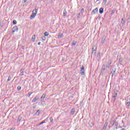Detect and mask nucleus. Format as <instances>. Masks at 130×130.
Here are the masks:
<instances>
[{
	"instance_id": "obj_1",
	"label": "nucleus",
	"mask_w": 130,
	"mask_h": 130,
	"mask_svg": "<svg viewBox=\"0 0 130 130\" xmlns=\"http://www.w3.org/2000/svg\"><path fill=\"white\" fill-rule=\"evenodd\" d=\"M80 74L82 76H84L85 75V69H84V66H82L80 69Z\"/></svg>"
},
{
	"instance_id": "obj_2",
	"label": "nucleus",
	"mask_w": 130,
	"mask_h": 130,
	"mask_svg": "<svg viewBox=\"0 0 130 130\" xmlns=\"http://www.w3.org/2000/svg\"><path fill=\"white\" fill-rule=\"evenodd\" d=\"M18 27L17 26H14L12 28V32L13 33H15V32H18Z\"/></svg>"
},
{
	"instance_id": "obj_3",
	"label": "nucleus",
	"mask_w": 130,
	"mask_h": 130,
	"mask_svg": "<svg viewBox=\"0 0 130 130\" xmlns=\"http://www.w3.org/2000/svg\"><path fill=\"white\" fill-rule=\"evenodd\" d=\"M126 106H129V105H130V98L127 99V102H126Z\"/></svg>"
},
{
	"instance_id": "obj_4",
	"label": "nucleus",
	"mask_w": 130,
	"mask_h": 130,
	"mask_svg": "<svg viewBox=\"0 0 130 130\" xmlns=\"http://www.w3.org/2000/svg\"><path fill=\"white\" fill-rule=\"evenodd\" d=\"M38 10L37 9H35L32 11V15H37V11Z\"/></svg>"
},
{
	"instance_id": "obj_5",
	"label": "nucleus",
	"mask_w": 130,
	"mask_h": 130,
	"mask_svg": "<svg viewBox=\"0 0 130 130\" xmlns=\"http://www.w3.org/2000/svg\"><path fill=\"white\" fill-rule=\"evenodd\" d=\"M98 12V8H95L94 10L92 11L93 14H97Z\"/></svg>"
},
{
	"instance_id": "obj_6",
	"label": "nucleus",
	"mask_w": 130,
	"mask_h": 130,
	"mask_svg": "<svg viewBox=\"0 0 130 130\" xmlns=\"http://www.w3.org/2000/svg\"><path fill=\"white\" fill-rule=\"evenodd\" d=\"M38 99H39V98H38V96H36V97L32 100V102H36V101H37V100H38Z\"/></svg>"
},
{
	"instance_id": "obj_7",
	"label": "nucleus",
	"mask_w": 130,
	"mask_h": 130,
	"mask_svg": "<svg viewBox=\"0 0 130 130\" xmlns=\"http://www.w3.org/2000/svg\"><path fill=\"white\" fill-rule=\"evenodd\" d=\"M111 64V61H109L108 62V64L106 66V68H109V67H110V65Z\"/></svg>"
},
{
	"instance_id": "obj_8",
	"label": "nucleus",
	"mask_w": 130,
	"mask_h": 130,
	"mask_svg": "<svg viewBox=\"0 0 130 130\" xmlns=\"http://www.w3.org/2000/svg\"><path fill=\"white\" fill-rule=\"evenodd\" d=\"M46 96V95L45 94H43L41 98V100H44V98Z\"/></svg>"
},
{
	"instance_id": "obj_9",
	"label": "nucleus",
	"mask_w": 130,
	"mask_h": 130,
	"mask_svg": "<svg viewBox=\"0 0 130 130\" xmlns=\"http://www.w3.org/2000/svg\"><path fill=\"white\" fill-rule=\"evenodd\" d=\"M116 96H117V92L115 91L113 94V97L114 98H115V97H116Z\"/></svg>"
},
{
	"instance_id": "obj_10",
	"label": "nucleus",
	"mask_w": 130,
	"mask_h": 130,
	"mask_svg": "<svg viewBox=\"0 0 130 130\" xmlns=\"http://www.w3.org/2000/svg\"><path fill=\"white\" fill-rule=\"evenodd\" d=\"M97 49V46L96 45H93L92 46V50H96Z\"/></svg>"
},
{
	"instance_id": "obj_11",
	"label": "nucleus",
	"mask_w": 130,
	"mask_h": 130,
	"mask_svg": "<svg viewBox=\"0 0 130 130\" xmlns=\"http://www.w3.org/2000/svg\"><path fill=\"white\" fill-rule=\"evenodd\" d=\"M100 14H103V8H101L100 9Z\"/></svg>"
},
{
	"instance_id": "obj_12",
	"label": "nucleus",
	"mask_w": 130,
	"mask_h": 130,
	"mask_svg": "<svg viewBox=\"0 0 130 130\" xmlns=\"http://www.w3.org/2000/svg\"><path fill=\"white\" fill-rule=\"evenodd\" d=\"M36 16V15H35V14L31 15L30 16V19H34V18H35V16Z\"/></svg>"
},
{
	"instance_id": "obj_13",
	"label": "nucleus",
	"mask_w": 130,
	"mask_h": 130,
	"mask_svg": "<svg viewBox=\"0 0 130 130\" xmlns=\"http://www.w3.org/2000/svg\"><path fill=\"white\" fill-rule=\"evenodd\" d=\"M40 113V110H38V111H37V112L36 113V115H39Z\"/></svg>"
},
{
	"instance_id": "obj_14",
	"label": "nucleus",
	"mask_w": 130,
	"mask_h": 130,
	"mask_svg": "<svg viewBox=\"0 0 130 130\" xmlns=\"http://www.w3.org/2000/svg\"><path fill=\"white\" fill-rule=\"evenodd\" d=\"M36 38V36L33 35V36H32L31 40H32L34 41V40H35Z\"/></svg>"
},
{
	"instance_id": "obj_15",
	"label": "nucleus",
	"mask_w": 130,
	"mask_h": 130,
	"mask_svg": "<svg viewBox=\"0 0 130 130\" xmlns=\"http://www.w3.org/2000/svg\"><path fill=\"white\" fill-rule=\"evenodd\" d=\"M58 37V38H61V37H62V33L59 34Z\"/></svg>"
},
{
	"instance_id": "obj_16",
	"label": "nucleus",
	"mask_w": 130,
	"mask_h": 130,
	"mask_svg": "<svg viewBox=\"0 0 130 130\" xmlns=\"http://www.w3.org/2000/svg\"><path fill=\"white\" fill-rule=\"evenodd\" d=\"M75 109H72L71 112L72 114H74L75 113Z\"/></svg>"
},
{
	"instance_id": "obj_17",
	"label": "nucleus",
	"mask_w": 130,
	"mask_h": 130,
	"mask_svg": "<svg viewBox=\"0 0 130 130\" xmlns=\"http://www.w3.org/2000/svg\"><path fill=\"white\" fill-rule=\"evenodd\" d=\"M22 120V117L21 116H19L18 118V121H20Z\"/></svg>"
},
{
	"instance_id": "obj_18",
	"label": "nucleus",
	"mask_w": 130,
	"mask_h": 130,
	"mask_svg": "<svg viewBox=\"0 0 130 130\" xmlns=\"http://www.w3.org/2000/svg\"><path fill=\"white\" fill-rule=\"evenodd\" d=\"M63 16H67V10H66L63 11Z\"/></svg>"
},
{
	"instance_id": "obj_19",
	"label": "nucleus",
	"mask_w": 130,
	"mask_h": 130,
	"mask_svg": "<svg viewBox=\"0 0 130 130\" xmlns=\"http://www.w3.org/2000/svg\"><path fill=\"white\" fill-rule=\"evenodd\" d=\"M96 50H92V54H95Z\"/></svg>"
},
{
	"instance_id": "obj_20",
	"label": "nucleus",
	"mask_w": 130,
	"mask_h": 130,
	"mask_svg": "<svg viewBox=\"0 0 130 130\" xmlns=\"http://www.w3.org/2000/svg\"><path fill=\"white\" fill-rule=\"evenodd\" d=\"M102 70H103V71H105V64L103 65Z\"/></svg>"
},
{
	"instance_id": "obj_21",
	"label": "nucleus",
	"mask_w": 130,
	"mask_h": 130,
	"mask_svg": "<svg viewBox=\"0 0 130 130\" xmlns=\"http://www.w3.org/2000/svg\"><path fill=\"white\" fill-rule=\"evenodd\" d=\"M13 23L14 25H16V24H17V21H16L15 20H13Z\"/></svg>"
},
{
	"instance_id": "obj_22",
	"label": "nucleus",
	"mask_w": 130,
	"mask_h": 130,
	"mask_svg": "<svg viewBox=\"0 0 130 130\" xmlns=\"http://www.w3.org/2000/svg\"><path fill=\"white\" fill-rule=\"evenodd\" d=\"M44 35H45V36H48V35H49V34H48V32H45L44 33Z\"/></svg>"
},
{
	"instance_id": "obj_23",
	"label": "nucleus",
	"mask_w": 130,
	"mask_h": 130,
	"mask_svg": "<svg viewBox=\"0 0 130 130\" xmlns=\"http://www.w3.org/2000/svg\"><path fill=\"white\" fill-rule=\"evenodd\" d=\"M42 40H43L44 41H45V40H46V38H45V37H42Z\"/></svg>"
},
{
	"instance_id": "obj_24",
	"label": "nucleus",
	"mask_w": 130,
	"mask_h": 130,
	"mask_svg": "<svg viewBox=\"0 0 130 130\" xmlns=\"http://www.w3.org/2000/svg\"><path fill=\"white\" fill-rule=\"evenodd\" d=\"M11 77L9 76L8 79L7 80V82H10V81H11Z\"/></svg>"
},
{
	"instance_id": "obj_25",
	"label": "nucleus",
	"mask_w": 130,
	"mask_h": 130,
	"mask_svg": "<svg viewBox=\"0 0 130 130\" xmlns=\"http://www.w3.org/2000/svg\"><path fill=\"white\" fill-rule=\"evenodd\" d=\"M77 44V42H73L72 43V45H76Z\"/></svg>"
},
{
	"instance_id": "obj_26",
	"label": "nucleus",
	"mask_w": 130,
	"mask_h": 130,
	"mask_svg": "<svg viewBox=\"0 0 130 130\" xmlns=\"http://www.w3.org/2000/svg\"><path fill=\"white\" fill-rule=\"evenodd\" d=\"M28 0H23L22 1V4H25Z\"/></svg>"
},
{
	"instance_id": "obj_27",
	"label": "nucleus",
	"mask_w": 130,
	"mask_h": 130,
	"mask_svg": "<svg viewBox=\"0 0 130 130\" xmlns=\"http://www.w3.org/2000/svg\"><path fill=\"white\" fill-rule=\"evenodd\" d=\"M50 120L51 122H52V121H53V119L52 118V117L50 118Z\"/></svg>"
},
{
	"instance_id": "obj_28",
	"label": "nucleus",
	"mask_w": 130,
	"mask_h": 130,
	"mask_svg": "<svg viewBox=\"0 0 130 130\" xmlns=\"http://www.w3.org/2000/svg\"><path fill=\"white\" fill-rule=\"evenodd\" d=\"M108 125V123H106L105 124H104V126H105L106 127H107V126Z\"/></svg>"
},
{
	"instance_id": "obj_29",
	"label": "nucleus",
	"mask_w": 130,
	"mask_h": 130,
	"mask_svg": "<svg viewBox=\"0 0 130 130\" xmlns=\"http://www.w3.org/2000/svg\"><path fill=\"white\" fill-rule=\"evenodd\" d=\"M80 12L82 13V14H83V13H84V9H82L80 11Z\"/></svg>"
},
{
	"instance_id": "obj_30",
	"label": "nucleus",
	"mask_w": 130,
	"mask_h": 130,
	"mask_svg": "<svg viewBox=\"0 0 130 130\" xmlns=\"http://www.w3.org/2000/svg\"><path fill=\"white\" fill-rule=\"evenodd\" d=\"M17 89H18V91H20V90H21V86L17 87Z\"/></svg>"
},
{
	"instance_id": "obj_31",
	"label": "nucleus",
	"mask_w": 130,
	"mask_h": 130,
	"mask_svg": "<svg viewBox=\"0 0 130 130\" xmlns=\"http://www.w3.org/2000/svg\"><path fill=\"white\" fill-rule=\"evenodd\" d=\"M31 94H32V92H31V93L29 92V93H28V98H30V96H31Z\"/></svg>"
},
{
	"instance_id": "obj_32",
	"label": "nucleus",
	"mask_w": 130,
	"mask_h": 130,
	"mask_svg": "<svg viewBox=\"0 0 130 130\" xmlns=\"http://www.w3.org/2000/svg\"><path fill=\"white\" fill-rule=\"evenodd\" d=\"M77 17L78 18H80V17H81V14L79 13Z\"/></svg>"
},
{
	"instance_id": "obj_33",
	"label": "nucleus",
	"mask_w": 130,
	"mask_h": 130,
	"mask_svg": "<svg viewBox=\"0 0 130 130\" xmlns=\"http://www.w3.org/2000/svg\"><path fill=\"white\" fill-rule=\"evenodd\" d=\"M45 122L44 121H42V122H41L39 124V125H41V124H43V123H44Z\"/></svg>"
},
{
	"instance_id": "obj_34",
	"label": "nucleus",
	"mask_w": 130,
	"mask_h": 130,
	"mask_svg": "<svg viewBox=\"0 0 130 130\" xmlns=\"http://www.w3.org/2000/svg\"><path fill=\"white\" fill-rule=\"evenodd\" d=\"M106 127H105V126H104L103 129V130H106Z\"/></svg>"
},
{
	"instance_id": "obj_35",
	"label": "nucleus",
	"mask_w": 130,
	"mask_h": 130,
	"mask_svg": "<svg viewBox=\"0 0 130 130\" xmlns=\"http://www.w3.org/2000/svg\"><path fill=\"white\" fill-rule=\"evenodd\" d=\"M121 24H124V21H121Z\"/></svg>"
},
{
	"instance_id": "obj_36",
	"label": "nucleus",
	"mask_w": 130,
	"mask_h": 130,
	"mask_svg": "<svg viewBox=\"0 0 130 130\" xmlns=\"http://www.w3.org/2000/svg\"><path fill=\"white\" fill-rule=\"evenodd\" d=\"M104 3H105V4H106V3H107V0H104Z\"/></svg>"
},
{
	"instance_id": "obj_37",
	"label": "nucleus",
	"mask_w": 130,
	"mask_h": 130,
	"mask_svg": "<svg viewBox=\"0 0 130 130\" xmlns=\"http://www.w3.org/2000/svg\"><path fill=\"white\" fill-rule=\"evenodd\" d=\"M104 42H105V40H104L102 41V43H104Z\"/></svg>"
},
{
	"instance_id": "obj_38",
	"label": "nucleus",
	"mask_w": 130,
	"mask_h": 130,
	"mask_svg": "<svg viewBox=\"0 0 130 130\" xmlns=\"http://www.w3.org/2000/svg\"><path fill=\"white\" fill-rule=\"evenodd\" d=\"M41 44V42H39L38 43V45H40Z\"/></svg>"
},
{
	"instance_id": "obj_39",
	"label": "nucleus",
	"mask_w": 130,
	"mask_h": 130,
	"mask_svg": "<svg viewBox=\"0 0 130 130\" xmlns=\"http://www.w3.org/2000/svg\"><path fill=\"white\" fill-rule=\"evenodd\" d=\"M10 130H15V128H11Z\"/></svg>"
},
{
	"instance_id": "obj_40",
	"label": "nucleus",
	"mask_w": 130,
	"mask_h": 130,
	"mask_svg": "<svg viewBox=\"0 0 130 130\" xmlns=\"http://www.w3.org/2000/svg\"><path fill=\"white\" fill-rule=\"evenodd\" d=\"M98 55H99V56H100V53H99L98 54Z\"/></svg>"
},
{
	"instance_id": "obj_41",
	"label": "nucleus",
	"mask_w": 130,
	"mask_h": 130,
	"mask_svg": "<svg viewBox=\"0 0 130 130\" xmlns=\"http://www.w3.org/2000/svg\"><path fill=\"white\" fill-rule=\"evenodd\" d=\"M121 21H123V18H122V19H121Z\"/></svg>"
},
{
	"instance_id": "obj_42",
	"label": "nucleus",
	"mask_w": 130,
	"mask_h": 130,
	"mask_svg": "<svg viewBox=\"0 0 130 130\" xmlns=\"http://www.w3.org/2000/svg\"><path fill=\"white\" fill-rule=\"evenodd\" d=\"M122 130H124V128H123V129H122Z\"/></svg>"
},
{
	"instance_id": "obj_43",
	"label": "nucleus",
	"mask_w": 130,
	"mask_h": 130,
	"mask_svg": "<svg viewBox=\"0 0 130 130\" xmlns=\"http://www.w3.org/2000/svg\"><path fill=\"white\" fill-rule=\"evenodd\" d=\"M119 60H121L120 59Z\"/></svg>"
},
{
	"instance_id": "obj_44",
	"label": "nucleus",
	"mask_w": 130,
	"mask_h": 130,
	"mask_svg": "<svg viewBox=\"0 0 130 130\" xmlns=\"http://www.w3.org/2000/svg\"><path fill=\"white\" fill-rule=\"evenodd\" d=\"M119 60H121L120 59Z\"/></svg>"
},
{
	"instance_id": "obj_45",
	"label": "nucleus",
	"mask_w": 130,
	"mask_h": 130,
	"mask_svg": "<svg viewBox=\"0 0 130 130\" xmlns=\"http://www.w3.org/2000/svg\"><path fill=\"white\" fill-rule=\"evenodd\" d=\"M0 98H1V95H0Z\"/></svg>"
}]
</instances>
